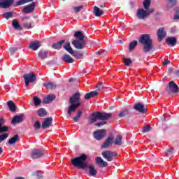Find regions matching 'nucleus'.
<instances>
[{
	"mask_svg": "<svg viewBox=\"0 0 179 179\" xmlns=\"http://www.w3.org/2000/svg\"><path fill=\"white\" fill-rule=\"evenodd\" d=\"M20 141V137H19L18 134H15L8 141V145H15L16 142H19Z\"/></svg>",
	"mask_w": 179,
	"mask_h": 179,
	"instance_id": "30",
	"label": "nucleus"
},
{
	"mask_svg": "<svg viewBox=\"0 0 179 179\" xmlns=\"http://www.w3.org/2000/svg\"><path fill=\"white\" fill-rule=\"evenodd\" d=\"M138 45V41H134L129 43V51H134L136 46Z\"/></svg>",
	"mask_w": 179,
	"mask_h": 179,
	"instance_id": "43",
	"label": "nucleus"
},
{
	"mask_svg": "<svg viewBox=\"0 0 179 179\" xmlns=\"http://www.w3.org/2000/svg\"><path fill=\"white\" fill-rule=\"evenodd\" d=\"M169 90L172 93H178V85L176 84L174 80L170 81L169 83Z\"/></svg>",
	"mask_w": 179,
	"mask_h": 179,
	"instance_id": "17",
	"label": "nucleus"
},
{
	"mask_svg": "<svg viewBox=\"0 0 179 179\" xmlns=\"http://www.w3.org/2000/svg\"><path fill=\"white\" fill-rule=\"evenodd\" d=\"M176 78H179V71H176Z\"/></svg>",
	"mask_w": 179,
	"mask_h": 179,
	"instance_id": "61",
	"label": "nucleus"
},
{
	"mask_svg": "<svg viewBox=\"0 0 179 179\" xmlns=\"http://www.w3.org/2000/svg\"><path fill=\"white\" fill-rule=\"evenodd\" d=\"M5 124V119L0 118V143H2L5 139H8L9 134L6 133L9 131V126H3Z\"/></svg>",
	"mask_w": 179,
	"mask_h": 179,
	"instance_id": "4",
	"label": "nucleus"
},
{
	"mask_svg": "<svg viewBox=\"0 0 179 179\" xmlns=\"http://www.w3.org/2000/svg\"><path fill=\"white\" fill-rule=\"evenodd\" d=\"M136 16L140 20H145V19L149 16V13L143 8H138L137 9Z\"/></svg>",
	"mask_w": 179,
	"mask_h": 179,
	"instance_id": "10",
	"label": "nucleus"
},
{
	"mask_svg": "<svg viewBox=\"0 0 179 179\" xmlns=\"http://www.w3.org/2000/svg\"><path fill=\"white\" fill-rule=\"evenodd\" d=\"M75 13H79L82 9H83V6H76L73 8Z\"/></svg>",
	"mask_w": 179,
	"mask_h": 179,
	"instance_id": "52",
	"label": "nucleus"
},
{
	"mask_svg": "<svg viewBox=\"0 0 179 179\" xmlns=\"http://www.w3.org/2000/svg\"><path fill=\"white\" fill-rule=\"evenodd\" d=\"M10 55H13L16 51H17V48H9Z\"/></svg>",
	"mask_w": 179,
	"mask_h": 179,
	"instance_id": "55",
	"label": "nucleus"
},
{
	"mask_svg": "<svg viewBox=\"0 0 179 179\" xmlns=\"http://www.w3.org/2000/svg\"><path fill=\"white\" fill-rule=\"evenodd\" d=\"M24 117V115L21 114L20 115H15L11 121V124L13 125H16V124H20V122H23V118Z\"/></svg>",
	"mask_w": 179,
	"mask_h": 179,
	"instance_id": "18",
	"label": "nucleus"
},
{
	"mask_svg": "<svg viewBox=\"0 0 179 179\" xmlns=\"http://www.w3.org/2000/svg\"><path fill=\"white\" fill-rule=\"evenodd\" d=\"M101 155L107 162H113V157H117V152H113L110 150L104 151Z\"/></svg>",
	"mask_w": 179,
	"mask_h": 179,
	"instance_id": "7",
	"label": "nucleus"
},
{
	"mask_svg": "<svg viewBox=\"0 0 179 179\" xmlns=\"http://www.w3.org/2000/svg\"><path fill=\"white\" fill-rule=\"evenodd\" d=\"M55 99V95L50 94L44 99L43 103L44 104H50V103L54 101Z\"/></svg>",
	"mask_w": 179,
	"mask_h": 179,
	"instance_id": "32",
	"label": "nucleus"
},
{
	"mask_svg": "<svg viewBox=\"0 0 179 179\" xmlns=\"http://www.w3.org/2000/svg\"><path fill=\"white\" fill-rule=\"evenodd\" d=\"M80 103H74L71 105H70L67 109L66 114L68 115H72V113H75L76 111V109L80 106Z\"/></svg>",
	"mask_w": 179,
	"mask_h": 179,
	"instance_id": "16",
	"label": "nucleus"
},
{
	"mask_svg": "<svg viewBox=\"0 0 179 179\" xmlns=\"http://www.w3.org/2000/svg\"><path fill=\"white\" fill-rule=\"evenodd\" d=\"M106 129H98L94 132V138L96 139V141H101V139L106 138Z\"/></svg>",
	"mask_w": 179,
	"mask_h": 179,
	"instance_id": "8",
	"label": "nucleus"
},
{
	"mask_svg": "<svg viewBox=\"0 0 179 179\" xmlns=\"http://www.w3.org/2000/svg\"><path fill=\"white\" fill-rule=\"evenodd\" d=\"M44 155V150H41V149H34L32 150V152H31V159H40L41 157H43Z\"/></svg>",
	"mask_w": 179,
	"mask_h": 179,
	"instance_id": "9",
	"label": "nucleus"
},
{
	"mask_svg": "<svg viewBox=\"0 0 179 179\" xmlns=\"http://www.w3.org/2000/svg\"><path fill=\"white\" fill-rule=\"evenodd\" d=\"M52 125V117H50L45 119V120L42 123L41 127L43 129H45L49 127H51Z\"/></svg>",
	"mask_w": 179,
	"mask_h": 179,
	"instance_id": "21",
	"label": "nucleus"
},
{
	"mask_svg": "<svg viewBox=\"0 0 179 179\" xmlns=\"http://www.w3.org/2000/svg\"><path fill=\"white\" fill-rule=\"evenodd\" d=\"M113 141H114V136L110 134L101 145V149H108V148H110V145H113Z\"/></svg>",
	"mask_w": 179,
	"mask_h": 179,
	"instance_id": "12",
	"label": "nucleus"
},
{
	"mask_svg": "<svg viewBox=\"0 0 179 179\" xmlns=\"http://www.w3.org/2000/svg\"><path fill=\"white\" fill-rule=\"evenodd\" d=\"M82 114H83L82 111L81 110H78L77 112V115H76V117H74L73 118V121L74 122H79V120H80V117H82Z\"/></svg>",
	"mask_w": 179,
	"mask_h": 179,
	"instance_id": "40",
	"label": "nucleus"
},
{
	"mask_svg": "<svg viewBox=\"0 0 179 179\" xmlns=\"http://www.w3.org/2000/svg\"><path fill=\"white\" fill-rule=\"evenodd\" d=\"M173 20H179V8H176V13L174 15Z\"/></svg>",
	"mask_w": 179,
	"mask_h": 179,
	"instance_id": "50",
	"label": "nucleus"
},
{
	"mask_svg": "<svg viewBox=\"0 0 179 179\" xmlns=\"http://www.w3.org/2000/svg\"><path fill=\"white\" fill-rule=\"evenodd\" d=\"M34 104L36 107L40 106L41 104V100L37 96L34 97Z\"/></svg>",
	"mask_w": 179,
	"mask_h": 179,
	"instance_id": "47",
	"label": "nucleus"
},
{
	"mask_svg": "<svg viewBox=\"0 0 179 179\" xmlns=\"http://www.w3.org/2000/svg\"><path fill=\"white\" fill-rule=\"evenodd\" d=\"M63 48L65 49L66 51H67V52H69L71 55L74 56L75 58H78V59H80V58H82V57H83V53H82L80 52H78V51H76V52L73 51V49L72 48V47H71L70 42L64 45Z\"/></svg>",
	"mask_w": 179,
	"mask_h": 179,
	"instance_id": "5",
	"label": "nucleus"
},
{
	"mask_svg": "<svg viewBox=\"0 0 179 179\" xmlns=\"http://www.w3.org/2000/svg\"><path fill=\"white\" fill-rule=\"evenodd\" d=\"M28 1L27 0H19L16 3L17 6H20V5H24V3H27Z\"/></svg>",
	"mask_w": 179,
	"mask_h": 179,
	"instance_id": "51",
	"label": "nucleus"
},
{
	"mask_svg": "<svg viewBox=\"0 0 179 179\" xmlns=\"http://www.w3.org/2000/svg\"><path fill=\"white\" fill-rule=\"evenodd\" d=\"M174 149L173 148H170L167 150V152H169L168 156H171V157H173V152Z\"/></svg>",
	"mask_w": 179,
	"mask_h": 179,
	"instance_id": "56",
	"label": "nucleus"
},
{
	"mask_svg": "<svg viewBox=\"0 0 179 179\" xmlns=\"http://www.w3.org/2000/svg\"><path fill=\"white\" fill-rule=\"evenodd\" d=\"M15 179H25L24 177H16Z\"/></svg>",
	"mask_w": 179,
	"mask_h": 179,
	"instance_id": "64",
	"label": "nucleus"
},
{
	"mask_svg": "<svg viewBox=\"0 0 179 179\" xmlns=\"http://www.w3.org/2000/svg\"><path fill=\"white\" fill-rule=\"evenodd\" d=\"M43 86L48 90H52V89H55V87H57V85H54L52 83H44Z\"/></svg>",
	"mask_w": 179,
	"mask_h": 179,
	"instance_id": "36",
	"label": "nucleus"
},
{
	"mask_svg": "<svg viewBox=\"0 0 179 179\" xmlns=\"http://www.w3.org/2000/svg\"><path fill=\"white\" fill-rule=\"evenodd\" d=\"M166 34H167L166 33V31H164V28L160 27L157 30L158 41H162V40H163L164 37H166Z\"/></svg>",
	"mask_w": 179,
	"mask_h": 179,
	"instance_id": "22",
	"label": "nucleus"
},
{
	"mask_svg": "<svg viewBox=\"0 0 179 179\" xmlns=\"http://www.w3.org/2000/svg\"><path fill=\"white\" fill-rule=\"evenodd\" d=\"M97 96H99V92H97L96 91H92L85 94L84 99L85 100H89L90 99H92V97H97Z\"/></svg>",
	"mask_w": 179,
	"mask_h": 179,
	"instance_id": "27",
	"label": "nucleus"
},
{
	"mask_svg": "<svg viewBox=\"0 0 179 179\" xmlns=\"http://www.w3.org/2000/svg\"><path fill=\"white\" fill-rule=\"evenodd\" d=\"M79 101H80V92H78L73 94L69 100V103L71 105L74 104V103H79Z\"/></svg>",
	"mask_w": 179,
	"mask_h": 179,
	"instance_id": "13",
	"label": "nucleus"
},
{
	"mask_svg": "<svg viewBox=\"0 0 179 179\" xmlns=\"http://www.w3.org/2000/svg\"><path fill=\"white\" fill-rule=\"evenodd\" d=\"M12 25L13 26L14 28L16 29V30H23V29L20 27L19 22H17L16 20H13Z\"/></svg>",
	"mask_w": 179,
	"mask_h": 179,
	"instance_id": "39",
	"label": "nucleus"
},
{
	"mask_svg": "<svg viewBox=\"0 0 179 179\" xmlns=\"http://www.w3.org/2000/svg\"><path fill=\"white\" fill-rule=\"evenodd\" d=\"M15 3V0H0V8L2 9H9Z\"/></svg>",
	"mask_w": 179,
	"mask_h": 179,
	"instance_id": "11",
	"label": "nucleus"
},
{
	"mask_svg": "<svg viewBox=\"0 0 179 179\" xmlns=\"http://www.w3.org/2000/svg\"><path fill=\"white\" fill-rule=\"evenodd\" d=\"M94 13L95 16L99 17L100 16H103V15H104V11L103 10H101L99 7L94 6Z\"/></svg>",
	"mask_w": 179,
	"mask_h": 179,
	"instance_id": "31",
	"label": "nucleus"
},
{
	"mask_svg": "<svg viewBox=\"0 0 179 179\" xmlns=\"http://www.w3.org/2000/svg\"><path fill=\"white\" fill-rule=\"evenodd\" d=\"M64 43H65V40H61L60 41L53 43L52 45V48L54 50H60L62 48V45H64Z\"/></svg>",
	"mask_w": 179,
	"mask_h": 179,
	"instance_id": "29",
	"label": "nucleus"
},
{
	"mask_svg": "<svg viewBox=\"0 0 179 179\" xmlns=\"http://www.w3.org/2000/svg\"><path fill=\"white\" fill-rule=\"evenodd\" d=\"M62 61H63V62H66V64H73V62H75V59L71 57V56L68 54H65L62 56Z\"/></svg>",
	"mask_w": 179,
	"mask_h": 179,
	"instance_id": "26",
	"label": "nucleus"
},
{
	"mask_svg": "<svg viewBox=\"0 0 179 179\" xmlns=\"http://www.w3.org/2000/svg\"><path fill=\"white\" fill-rule=\"evenodd\" d=\"M22 24L26 29H33V27H31V20L29 17H22Z\"/></svg>",
	"mask_w": 179,
	"mask_h": 179,
	"instance_id": "19",
	"label": "nucleus"
},
{
	"mask_svg": "<svg viewBox=\"0 0 179 179\" xmlns=\"http://www.w3.org/2000/svg\"><path fill=\"white\" fill-rule=\"evenodd\" d=\"M113 117V114L107 113L106 112H94L90 115L88 122L89 124H94L97 120L102 121L98 123H96L95 127H103V125H106L107 124V120H110Z\"/></svg>",
	"mask_w": 179,
	"mask_h": 179,
	"instance_id": "1",
	"label": "nucleus"
},
{
	"mask_svg": "<svg viewBox=\"0 0 179 179\" xmlns=\"http://www.w3.org/2000/svg\"><path fill=\"white\" fill-rule=\"evenodd\" d=\"M177 4V0H168V4L166 6L167 10H170L171 8H173V6H176Z\"/></svg>",
	"mask_w": 179,
	"mask_h": 179,
	"instance_id": "38",
	"label": "nucleus"
},
{
	"mask_svg": "<svg viewBox=\"0 0 179 179\" xmlns=\"http://www.w3.org/2000/svg\"><path fill=\"white\" fill-rule=\"evenodd\" d=\"M97 54H99V55H102L103 57L106 56V51H101L100 52H97Z\"/></svg>",
	"mask_w": 179,
	"mask_h": 179,
	"instance_id": "57",
	"label": "nucleus"
},
{
	"mask_svg": "<svg viewBox=\"0 0 179 179\" xmlns=\"http://www.w3.org/2000/svg\"><path fill=\"white\" fill-rule=\"evenodd\" d=\"M170 33H171L172 34L176 33V30L173 29H170Z\"/></svg>",
	"mask_w": 179,
	"mask_h": 179,
	"instance_id": "63",
	"label": "nucleus"
},
{
	"mask_svg": "<svg viewBox=\"0 0 179 179\" xmlns=\"http://www.w3.org/2000/svg\"><path fill=\"white\" fill-rule=\"evenodd\" d=\"M40 47H41V42L38 41H35L34 42H31L29 45V48L33 51H37V50H38Z\"/></svg>",
	"mask_w": 179,
	"mask_h": 179,
	"instance_id": "23",
	"label": "nucleus"
},
{
	"mask_svg": "<svg viewBox=\"0 0 179 179\" xmlns=\"http://www.w3.org/2000/svg\"><path fill=\"white\" fill-rule=\"evenodd\" d=\"M169 73H173V68H169Z\"/></svg>",
	"mask_w": 179,
	"mask_h": 179,
	"instance_id": "62",
	"label": "nucleus"
},
{
	"mask_svg": "<svg viewBox=\"0 0 179 179\" xmlns=\"http://www.w3.org/2000/svg\"><path fill=\"white\" fill-rule=\"evenodd\" d=\"M170 60H166L165 62H163V65L166 66V65H169V64H170Z\"/></svg>",
	"mask_w": 179,
	"mask_h": 179,
	"instance_id": "59",
	"label": "nucleus"
},
{
	"mask_svg": "<svg viewBox=\"0 0 179 179\" xmlns=\"http://www.w3.org/2000/svg\"><path fill=\"white\" fill-rule=\"evenodd\" d=\"M47 114H48L47 110L43 108L38 110V117H45Z\"/></svg>",
	"mask_w": 179,
	"mask_h": 179,
	"instance_id": "41",
	"label": "nucleus"
},
{
	"mask_svg": "<svg viewBox=\"0 0 179 179\" xmlns=\"http://www.w3.org/2000/svg\"><path fill=\"white\" fill-rule=\"evenodd\" d=\"M166 43L171 47H174L177 44V38L176 37H169L166 39Z\"/></svg>",
	"mask_w": 179,
	"mask_h": 179,
	"instance_id": "28",
	"label": "nucleus"
},
{
	"mask_svg": "<svg viewBox=\"0 0 179 179\" xmlns=\"http://www.w3.org/2000/svg\"><path fill=\"white\" fill-rule=\"evenodd\" d=\"M71 44H73L77 50H83V48H85V45H86V41L74 40L71 42Z\"/></svg>",
	"mask_w": 179,
	"mask_h": 179,
	"instance_id": "14",
	"label": "nucleus"
},
{
	"mask_svg": "<svg viewBox=\"0 0 179 179\" xmlns=\"http://www.w3.org/2000/svg\"><path fill=\"white\" fill-rule=\"evenodd\" d=\"M34 8H36V2H32L31 4L25 6L23 8L22 12L24 13H31V12L34 10Z\"/></svg>",
	"mask_w": 179,
	"mask_h": 179,
	"instance_id": "20",
	"label": "nucleus"
},
{
	"mask_svg": "<svg viewBox=\"0 0 179 179\" xmlns=\"http://www.w3.org/2000/svg\"><path fill=\"white\" fill-rule=\"evenodd\" d=\"M143 5L144 6V9L145 10H148L149 7L150 6V0H145L143 3Z\"/></svg>",
	"mask_w": 179,
	"mask_h": 179,
	"instance_id": "46",
	"label": "nucleus"
},
{
	"mask_svg": "<svg viewBox=\"0 0 179 179\" xmlns=\"http://www.w3.org/2000/svg\"><path fill=\"white\" fill-rule=\"evenodd\" d=\"M23 78L24 79L25 82V86H29L30 83H34L37 80V77L36 76V74L34 73L31 72L28 74H24L23 76Z\"/></svg>",
	"mask_w": 179,
	"mask_h": 179,
	"instance_id": "6",
	"label": "nucleus"
},
{
	"mask_svg": "<svg viewBox=\"0 0 179 179\" xmlns=\"http://www.w3.org/2000/svg\"><path fill=\"white\" fill-rule=\"evenodd\" d=\"M134 110H136V111H138V113H141V114H145L146 111H148V109L145 108V106L141 103H137L134 106Z\"/></svg>",
	"mask_w": 179,
	"mask_h": 179,
	"instance_id": "15",
	"label": "nucleus"
},
{
	"mask_svg": "<svg viewBox=\"0 0 179 179\" xmlns=\"http://www.w3.org/2000/svg\"><path fill=\"white\" fill-rule=\"evenodd\" d=\"M86 160H87V155L82 154L79 157L71 159V163L74 167H78V169H86V167H87V163L85 162Z\"/></svg>",
	"mask_w": 179,
	"mask_h": 179,
	"instance_id": "3",
	"label": "nucleus"
},
{
	"mask_svg": "<svg viewBox=\"0 0 179 179\" xmlns=\"http://www.w3.org/2000/svg\"><path fill=\"white\" fill-rule=\"evenodd\" d=\"M129 110L128 109H124L120 112L119 117L122 118V117H126V115H129Z\"/></svg>",
	"mask_w": 179,
	"mask_h": 179,
	"instance_id": "44",
	"label": "nucleus"
},
{
	"mask_svg": "<svg viewBox=\"0 0 179 179\" xmlns=\"http://www.w3.org/2000/svg\"><path fill=\"white\" fill-rule=\"evenodd\" d=\"M89 169V174L92 177L97 175V170L94 169V165L92 164L88 166Z\"/></svg>",
	"mask_w": 179,
	"mask_h": 179,
	"instance_id": "34",
	"label": "nucleus"
},
{
	"mask_svg": "<svg viewBox=\"0 0 179 179\" xmlns=\"http://www.w3.org/2000/svg\"><path fill=\"white\" fill-rule=\"evenodd\" d=\"M96 87V90H106V89H108V87L103 83L98 84Z\"/></svg>",
	"mask_w": 179,
	"mask_h": 179,
	"instance_id": "42",
	"label": "nucleus"
},
{
	"mask_svg": "<svg viewBox=\"0 0 179 179\" xmlns=\"http://www.w3.org/2000/svg\"><path fill=\"white\" fill-rule=\"evenodd\" d=\"M95 163L98 164V166H101V167H107V166H108V163L105 162L101 157L95 158Z\"/></svg>",
	"mask_w": 179,
	"mask_h": 179,
	"instance_id": "24",
	"label": "nucleus"
},
{
	"mask_svg": "<svg viewBox=\"0 0 179 179\" xmlns=\"http://www.w3.org/2000/svg\"><path fill=\"white\" fill-rule=\"evenodd\" d=\"M3 16L4 19H6L7 20L13 16V13L12 11L6 12L3 14Z\"/></svg>",
	"mask_w": 179,
	"mask_h": 179,
	"instance_id": "45",
	"label": "nucleus"
},
{
	"mask_svg": "<svg viewBox=\"0 0 179 179\" xmlns=\"http://www.w3.org/2000/svg\"><path fill=\"white\" fill-rule=\"evenodd\" d=\"M140 44H143V52L148 53L152 50H153V41L150 38V35L149 34H143L138 38Z\"/></svg>",
	"mask_w": 179,
	"mask_h": 179,
	"instance_id": "2",
	"label": "nucleus"
},
{
	"mask_svg": "<svg viewBox=\"0 0 179 179\" xmlns=\"http://www.w3.org/2000/svg\"><path fill=\"white\" fill-rule=\"evenodd\" d=\"M113 143H115V145H117V146H121V145H122V136L120 135L117 136Z\"/></svg>",
	"mask_w": 179,
	"mask_h": 179,
	"instance_id": "37",
	"label": "nucleus"
},
{
	"mask_svg": "<svg viewBox=\"0 0 179 179\" xmlns=\"http://www.w3.org/2000/svg\"><path fill=\"white\" fill-rule=\"evenodd\" d=\"M153 12H155V10L153 8L147 10V13H148V16L149 15H150V13H153Z\"/></svg>",
	"mask_w": 179,
	"mask_h": 179,
	"instance_id": "58",
	"label": "nucleus"
},
{
	"mask_svg": "<svg viewBox=\"0 0 179 179\" xmlns=\"http://www.w3.org/2000/svg\"><path fill=\"white\" fill-rule=\"evenodd\" d=\"M7 106L10 110V111H11L12 113H15V111H16V105L15 104V102L13 101H8L7 102Z\"/></svg>",
	"mask_w": 179,
	"mask_h": 179,
	"instance_id": "33",
	"label": "nucleus"
},
{
	"mask_svg": "<svg viewBox=\"0 0 179 179\" xmlns=\"http://www.w3.org/2000/svg\"><path fill=\"white\" fill-rule=\"evenodd\" d=\"M32 176H36L38 179L43 178V174H41V171H37L36 172L33 173Z\"/></svg>",
	"mask_w": 179,
	"mask_h": 179,
	"instance_id": "49",
	"label": "nucleus"
},
{
	"mask_svg": "<svg viewBox=\"0 0 179 179\" xmlns=\"http://www.w3.org/2000/svg\"><path fill=\"white\" fill-rule=\"evenodd\" d=\"M123 61L124 63V65H126V66H129L131 65V64L132 63V59H128V58H123Z\"/></svg>",
	"mask_w": 179,
	"mask_h": 179,
	"instance_id": "48",
	"label": "nucleus"
},
{
	"mask_svg": "<svg viewBox=\"0 0 179 179\" xmlns=\"http://www.w3.org/2000/svg\"><path fill=\"white\" fill-rule=\"evenodd\" d=\"M34 128H35V129H40V128H41V123L38 121L35 122L34 124Z\"/></svg>",
	"mask_w": 179,
	"mask_h": 179,
	"instance_id": "53",
	"label": "nucleus"
},
{
	"mask_svg": "<svg viewBox=\"0 0 179 179\" xmlns=\"http://www.w3.org/2000/svg\"><path fill=\"white\" fill-rule=\"evenodd\" d=\"M38 57L39 59H42V61H43V59H47L48 57V50L41 49L38 53Z\"/></svg>",
	"mask_w": 179,
	"mask_h": 179,
	"instance_id": "25",
	"label": "nucleus"
},
{
	"mask_svg": "<svg viewBox=\"0 0 179 179\" xmlns=\"http://www.w3.org/2000/svg\"><path fill=\"white\" fill-rule=\"evenodd\" d=\"M134 5H135L134 1H130V6H131V8H134Z\"/></svg>",
	"mask_w": 179,
	"mask_h": 179,
	"instance_id": "60",
	"label": "nucleus"
},
{
	"mask_svg": "<svg viewBox=\"0 0 179 179\" xmlns=\"http://www.w3.org/2000/svg\"><path fill=\"white\" fill-rule=\"evenodd\" d=\"M74 36L76 38H78V41H84L83 39L85 38V35L82 31H76L74 33Z\"/></svg>",
	"mask_w": 179,
	"mask_h": 179,
	"instance_id": "35",
	"label": "nucleus"
},
{
	"mask_svg": "<svg viewBox=\"0 0 179 179\" xmlns=\"http://www.w3.org/2000/svg\"><path fill=\"white\" fill-rule=\"evenodd\" d=\"M150 129H152V127H150V126H145L143 128V133L145 134V132H149L150 131Z\"/></svg>",
	"mask_w": 179,
	"mask_h": 179,
	"instance_id": "54",
	"label": "nucleus"
}]
</instances>
